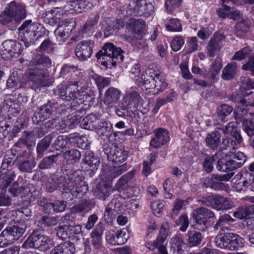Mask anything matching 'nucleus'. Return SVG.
Wrapping results in <instances>:
<instances>
[{
    "mask_svg": "<svg viewBox=\"0 0 254 254\" xmlns=\"http://www.w3.org/2000/svg\"><path fill=\"white\" fill-rule=\"evenodd\" d=\"M246 160V155L241 152L227 154L218 160L216 168L219 171L228 173L223 175H213L211 180L220 182L229 181L234 174L232 171L240 168Z\"/></svg>",
    "mask_w": 254,
    "mask_h": 254,
    "instance_id": "2",
    "label": "nucleus"
},
{
    "mask_svg": "<svg viewBox=\"0 0 254 254\" xmlns=\"http://www.w3.org/2000/svg\"><path fill=\"white\" fill-rule=\"evenodd\" d=\"M55 11L50 10L45 13L44 21L49 23L50 25L53 26L59 23L60 18L58 16V14L54 15Z\"/></svg>",
    "mask_w": 254,
    "mask_h": 254,
    "instance_id": "53",
    "label": "nucleus"
},
{
    "mask_svg": "<svg viewBox=\"0 0 254 254\" xmlns=\"http://www.w3.org/2000/svg\"><path fill=\"white\" fill-rule=\"evenodd\" d=\"M171 248L178 254H182L183 250L182 248V245L184 244L183 240L178 236H174L170 241Z\"/></svg>",
    "mask_w": 254,
    "mask_h": 254,
    "instance_id": "46",
    "label": "nucleus"
},
{
    "mask_svg": "<svg viewBox=\"0 0 254 254\" xmlns=\"http://www.w3.org/2000/svg\"><path fill=\"white\" fill-rule=\"evenodd\" d=\"M83 162L89 166L92 172H95L98 169L100 163L99 157L90 151L85 152Z\"/></svg>",
    "mask_w": 254,
    "mask_h": 254,
    "instance_id": "24",
    "label": "nucleus"
},
{
    "mask_svg": "<svg viewBox=\"0 0 254 254\" xmlns=\"http://www.w3.org/2000/svg\"><path fill=\"white\" fill-rule=\"evenodd\" d=\"M222 6L225 10L230 11L229 12V16L231 19L235 20H238L242 17V14L239 10L236 9L235 7H230V6L226 5L223 2Z\"/></svg>",
    "mask_w": 254,
    "mask_h": 254,
    "instance_id": "62",
    "label": "nucleus"
},
{
    "mask_svg": "<svg viewBox=\"0 0 254 254\" xmlns=\"http://www.w3.org/2000/svg\"><path fill=\"white\" fill-rule=\"evenodd\" d=\"M191 214L197 229L202 232L206 231L208 228L207 219L215 216L213 211L204 207L194 209Z\"/></svg>",
    "mask_w": 254,
    "mask_h": 254,
    "instance_id": "9",
    "label": "nucleus"
},
{
    "mask_svg": "<svg viewBox=\"0 0 254 254\" xmlns=\"http://www.w3.org/2000/svg\"><path fill=\"white\" fill-rule=\"evenodd\" d=\"M222 67V59L220 57L217 56L212 64L209 69V72L210 74V78L212 80H214L215 79L216 76L218 74Z\"/></svg>",
    "mask_w": 254,
    "mask_h": 254,
    "instance_id": "43",
    "label": "nucleus"
},
{
    "mask_svg": "<svg viewBox=\"0 0 254 254\" xmlns=\"http://www.w3.org/2000/svg\"><path fill=\"white\" fill-rule=\"evenodd\" d=\"M36 137L34 131H24L21 138L26 146L30 147L35 144Z\"/></svg>",
    "mask_w": 254,
    "mask_h": 254,
    "instance_id": "52",
    "label": "nucleus"
},
{
    "mask_svg": "<svg viewBox=\"0 0 254 254\" xmlns=\"http://www.w3.org/2000/svg\"><path fill=\"white\" fill-rule=\"evenodd\" d=\"M2 47L1 56L5 60H8L13 57H18L22 52L21 44L15 40L5 41L2 43Z\"/></svg>",
    "mask_w": 254,
    "mask_h": 254,
    "instance_id": "11",
    "label": "nucleus"
},
{
    "mask_svg": "<svg viewBox=\"0 0 254 254\" xmlns=\"http://www.w3.org/2000/svg\"><path fill=\"white\" fill-rule=\"evenodd\" d=\"M78 83L77 81H71L67 85L60 84L53 90L54 95L62 99L67 101L72 100L70 109L75 112L81 110L78 108L85 101L91 100L92 99L89 95L79 89L80 86Z\"/></svg>",
    "mask_w": 254,
    "mask_h": 254,
    "instance_id": "1",
    "label": "nucleus"
},
{
    "mask_svg": "<svg viewBox=\"0 0 254 254\" xmlns=\"http://www.w3.org/2000/svg\"><path fill=\"white\" fill-rule=\"evenodd\" d=\"M52 179L55 181V184L58 188H62L63 190L65 192H67V188L66 187V184L67 183V180L64 176L61 175L58 176L54 175L52 177Z\"/></svg>",
    "mask_w": 254,
    "mask_h": 254,
    "instance_id": "58",
    "label": "nucleus"
},
{
    "mask_svg": "<svg viewBox=\"0 0 254 254\" xmlns=\"http://www.w3.org/2000/svg\"><path fill=\"white\" fill-rule=\"evenodd\" d=\"M155 136V137L152 138L150 142V145L155 148H158L164 145L170 139L168 131L162 128L157 130Z\"/></svg>",
    "mask_w": 254,
    "mask_h": 254,
    "instance_id": "19",
    "label": "nucleus"
},
{
    "mask_svg": "<svg viewBox=\"0 0 254 254\" xmlns=\"http://www.w3.org/2000/svg\"><path fill=\"white\" fill-rule=\"evenodd\" d=\"M124 51L120 48L116 47L111 43H106L96 54V57L98 60L102 57H107L110 58L109 62L111 64L116 66L118 64L122 63L124 57L123 53Z\"/></svg>",
    "mask_w": 254,
    "mask_h": 254,
    "instance_id": "8",
    "label": "nucleus"
},
{
    "mask_svg": "<svg viewBox=\"0 0 254 254\" xmlns=\"http://www.w3.org/2000/svg\"><path fill=\"white\" fill-rule=\"evenodd\" d=\"M158 78V79H155L154 80L152 85V84L149 83V84L146 85L144 88L149 89H155L156 88V92L165 89L167 86V83L164 81L161 76H159Z\"/></svg>",
    "mask_w": 254,
    "mask_h": 254,
    "instance_id": "48",
    "label": "nucleus"
},
{
    "mask_svg": "<svg viewBox=\"0 0 254 254\" xmlns=\"http://www.w3.org/2000/svg\"><path fill=\"white\" fill-rule=\"evenodd\" d=\"M95 42L91 39L82 40L79 42L75 49V54L77 58L81 61L90 58L93 54Z\"/></svg>",
    "mask_w": 254,
    "mask_h": 254,
    "instance_id": "12",
    "label": "nucleus"
},
{
    "mask_svg": "<svg viewBox=\"0 0 254 254\" xmlns=\"http://www.w3.org/2000/svg\"><path fill=\"white\" fill-rule=\"evenodd\" d=\"M63 158L67 162L71 163H76L79 162L81 158L80 152L76 149H71L65 152L63 154Z\"/></svg>",
    "mask_w": 254,
    "mask_h": 254,
    "instance_id": "40",
    "label": "nucleus"
},
{
    "mask_svg": "<svg viewBox=\"0 0 254 254\" xmlns=\"http://www.w3.org/2000/svg\"><path fill=\"white\" fill-rule=\"evenodd\" d=\"M141 97L139 94L134 91L131 90L127 91L124 96L122 101L130 109L132 105L134 108L138 103L141 101Z\"/></svg>",
    "mask_w": 254,
    "mask_h": 254,
    "instance_id": "26",
    "label": "nucleus"
},
{
    "mask_svg": "<svg viewBox=\"0 0 254 254\" xmlns=\"http://www.w3.org/2000/svg\"><path fill=\"white\" fill-rule=\"evenodd\" d=\"M2 110L9 115L15 116L20 111V107L16 100H12L10 99H6L3 101Z\"/></svg>",
    "mask_w": 254,
    "mask_h": 254,
    "instance_id": "29",
    "label": "nucleus"
},
{
    "mask_svg": "<svg viewBox=\"0 0 254 254\" xmlns=\"http://www.w3.org/2000/svg\"><path fill=\"white\" fill-rule=\"evenodd\" d=\"M67 183L66 184L67 190H72L75 186H78L83 181L82 172L79 170H75L70 173L67 176Z\"/></svg>",
    "mask_w": 254,
    "mask_h": 254,
    "instance_id": "23",
    "label": "nucleus"
},
{
    "mask_svg": "<svg viewBox=\"0 0 254 254\" xmlns=\"http://www.w3.org/2000/svg\"><path fill=\"white\" fill-rule=\"evenodd\" d=\"M221 135L217 130H214L208 133L205 138L207 146L213 149H216L220 143Z\"/></svg>",
    "mask_w": 254,
    "mask_h": 254,
    "instance_id": "34",
    "label": "nucleus"
},
{
    "mask_svg": "<svg viewBox=\"0 0 254 254\" xmlns=\"http://www.w3.org/2000/svg\"><path fill=\"white\" fill-rule=\"evenodd\" d=\"M244 240L239 235L233 233H226L215 237L214 242L219 248L231 251H238L244 246Z\"/></svg>",
    "mask_w": 254,
    "mask_h": 254,
    "instance_id": "6",
    "label": "nucleus"
},
{
    "mask_svg": "<svg viewBox=\"0 0 254 254\" xmlns=\"http://www.w3.org/2000/svg\"><path fill=\"white\" fill-rule=\"evenodd\" d=\"M129 108L122 100L115 107V112L117 116L121 117L128 116Z\"/></svg>",
    "mask_w": 254,
    "mask_h": 254,
    "instance_id": "57",
    "label": "nucleus"
},
{
    "mask_svg": "<svg viewBox=\"0 0 254 254\" xmlns=\"http://www.w3.org/2000/svg\"><path fill=\"white\" fill-rule=\"evenodd\" d=\"M71 146L65 135H59L52 144V147L57 150L69 148Z\"/></svg>",
    "mask_w": 254,
    "mask_h": 254,
    "instance_id": "41",
    "label": "nucleus"
},
{
    "mask_svg": "<svg viewBox=\"0 0 254 254\" xmlns=\"http://www.w3.org/2000/svg\"><path fill=\"white\" fill-rule=\"evenodd\" d=\"M134 175V171H131L126 175L122 176L116 184L117 188H123L133 178Z\"/></svg>",
    "mask_w": 254,
    "mask_h": 254,
    "instance_id": "59",
    "label": "nucleus"
},
{
    "mask_svg": "<svg viewBox=\"0 0 254 254\" xmlns=\"http://www.w3.org/2000/svg\"><path fill=\"white\" fill-rule=\"evenodd\" d=\"M57 236L64 240L69 237V229L67 225H64L56 228Z\"/></svg>",
    "mask_w": 254,
    "mask_h": 254,
    "instance_id": "64",
    "label": "nucleus"
},
{
    "mask_svg": "<svg viewBox=\"0 0 254 254\" xmlns=\"http://www.w3.org/2000/svg\"><path fill=\"white\" fill-rule=\"evenodd\" d=\"M233 207L231 199L220 195L214 196L212 207L218 210H227Z\"/></svg>",
    "mask_w": 254,
    "mask_h": 254,
    "instance_id": "21",
    "label": "nucleus"
},
{
    "mask_svg": "<svg viewBox=\"0 0 254 254\" xmlns=\"http://www.w3.org/2000/svg\"><path fill=\"white\" fill-rule=\"evenodd\" d=\"M251 49L249 47H245L236 52L232 58V60L242 61L245 59L250 54Z\"/></svg>",
    "mask_w": 254,
    "mask_h": 254,
    "instance_id": "63",
    "label": "nucleus"
},
{
    "mask_svg": "<svg viewBox=\"0 0 254 254\" xmlns=\"http://www.w3.org/2000/svg\"><path fill=\"white\" fill-rule=\"evenodd\" d=\"M26 83V80L23 78L22 74L13 72L7 80L6 85L9 88H20Z\"/></svg>",
    "mask_w": 254,
    "mask_h": 254,
    "instance_id": "22",
    "label": "nucleus"
},
{
    "mask_svg": "<svg viewBox=\"0 0 254 254\" xmlns=\"http://www.w3.org/2000/svg\"><path fill=\"white\" fill-rule=\"evenodd\" d=\"M75 252L74 244L70 242L61 243L51 251V254H73Z\"/></svg>",
    "mask_w": 254,
    "mask_h": 254,
    "instance_id": "28",
    "label": "nucleus"
},
{
    "mask_svg": "<svg viewBox=\"0 0 254 254\" xmlns=\"http://www.w3.org/2000/svg\"><path fill=\"white\" fill-rule=\"evenodd\" d=\"M99 19V15L96 14L94 16L90 17L86 20L85 23L81 28V31L82 33H87L89 31L94 28L95 26L97 24Z\"/></svg>",
    "mask_w": 254,
    "mask_h": 254,
    "instance_id": "42",
    "label": "nucleus"
},
{
    "mask_svg": "<svg viewBox=\"0 0 254 254\" xmlns=\"http://www.w3.org/2000/svg\"><path fill=\"white\" fill-rule=\"evenodd\" d=\"M160 76L159 69L156 66L151 65L145 71V73L142 74L141 80L138 85V86L143 85L145 87L150 83L152 85L154 80L155 79H158L159 77Z\"/></svg>",
    "mask_w": 254,
    "mask_h": 254,
    "instance_id": "14",
    "label": "nucleus"
},
{
    "mask_svg": "<svg viewBox=\"0 0 254 254\" xmlns=\"http://www.w3.org/2000/svg\"><path fill=\"white\" fill-rule=\"evenodd\" d=\"M21 35V41H23L26 47L33 44L39 39L45 35V29L41 24L32 23L31 20H28L18 28Z\"/></svg>",
    "mask_w": 254,
    "mask_h": 254,
    "instance_id": "4",
    "label": "nucleus"
},
{
    "mask_svg": "<svg viewBox=\"0 0 254 254\" xmlns=\"http://www.w3.org/2000/svg\"><path fill=\"white\" fill-rule=\"evenodd\" d=\"M146 1H139L138 2L131 1L129 4L130 9L133 10L134 15H142L148 12Z\"/></svg>",
    "mask_w": 254,
    "mask_h": 254,
    "instance_id": "38",
    "label": "nucleus"
},
{
    "mask_svg": "<svg viewBox=\"0 0 254 254\" xmlns=\"http://www.w3.org/2000/svg\"><path fill=\"white\" fill-rule=\"evenodd\" d=\"M238 65L235 62L228 64L223 69L221 75L223 80H229L234 78L237 72Z\"/></svg>",
    "mask_w": 254,
    "mask_h": 254,
    "instance_id": "35",
    "label": "nucleus"
},
{
    "mask_svg": "<svg viewBox=\"0 0 254 254\" xmlns=\"http://www.w3.org/2000/svg\"><path fill=\"white\" fill-rule=\"evenodd\" d=\"M15 176V172H11L9 174H0V188L2 190H4L13 181Z\"/></svg>",
    "mask_w": 254,
    "mask_h": 254,
    "instance_id": "45",
    "label": "nucleus"
},
{
    "mask_svg": "<svg viewBox=\"0 0 254 254\" xmlns=\"http://www.w3.org/2000/svg\"><path fill=\"white\" fill-rule=\"evenodd\" d=\"M58 221V218L56 217L43 215L38 220V225L41 228L44 229L45 227H51L56 225Z\"/></svg>",
    "mask_w": 254,
    "mask_h": 254,
    "instance_id": "39",
    "label": "nucleus"
},
{
    "mask_svg": "<svg viewBox=\"0 0 254 254\" xmlns=\"http://www.w3.org/2000/svg\"><path fill=\"white\" fill-rule=\"evenodd\" d=\"M145 22L143 20L129 19L127 23V27L134 34L141 36L142 31L144 28Z\"/></svg>",
    "mask_w": 254,
    "mask_h": 254,
    "instance_id": "30",
    "label": "nucleus"
},
{
    "mask_svg": "<svg viewBox=\"0 0 254 254\" xmlns=\"http://www.w3.org/2000/svg\"><path fill=\"white\" fill-rule=\"evenodd\" d=\"M95 130L100 137L109 138L112 135L113 129L112 125L110 122L100 120Z\"/></svg>",
    "mask_w": 254,
    "mask_h": 254,
    "instance_id": "25",
    "label": "nucleus"
},
{
    "mask_svg": "<svg viewBox=\"0 0 254 254\" xmlns=\"http://www.w3.org/2000/svg\"><path fill=\"white\" fill-rule=\"evenodd\" d=\"M57 106V103H53L51 101H49L46 104L42 106L40 108V110L45 114V117L48 118L50 117V115L55 111Z\"/></svg>",
    "mask_w": 254,
    "mask_h": 254,
    "instance_id": "56",
    "label": "nucleus"
},
{
    "mask_svg": "<svg viewBox=\"0 0 254 254\" xmlns=\"http://www.w3.org/2000/svg\"><path fill=\"white\" fill-rule=\"evenodd\" d=\"M55 137V133L52 132L45 136L38 143L36 151L38 157L41 158L42 157L43 152L49 147L52 140Z\"/></svg>",
    "mask_w": 254,
    "mask_h": 254,
    "instance_id": "32",
    "label": "nucleus"
},
{
    "mask_svg": "<svg viewBox=\"0 0 254 254\" xmlns=\"http://www.w3.org/2000/svg\"><path fill=\"white\" fill-rule=\"evenodd\" d=\"M186 241L190 247H194L199 246L202 240V234L195 230L189 231L186 235Z\"/></svg>",
    "mask_w": 254,
    "mask_h": 254,
    "instance_id": "27",
    "label": "nucleus"
},
{
    "mask_svg": "<svg viewBox=\"0 0 254 254\" xmlns=\"http://www.w3.org/2000/svg\"><path fill=\"white\" fill-rule=\"evenodd\" d=\"M60 157V153H57L44 157L39 163V168L42 170L52 168L57 164Z\"/></svg>",
    "mask_w": 254,
    "mask_h": 254,
    "instance_id": "33",
    "label": "nucleus"
},
{
    "mask_svg": "<svg viewBox=\"0 0 254 254\" xmlns=\"http://www.w3.org/2000/svg\"><path fill=\"white\" fill-rule=\"evenodd\" d=\"M225 38L221 33H216L211 38L207 45L206 49L209 57H214L216 53L219 51L222 47L221 41Z\"/></svg>",
    "mask_w": 254,
    "mask_h": 254,
    "instance_id": "15",
    "label": "nucleus"
},
{
    "mask_svg": "<svg viewBox=\"0 0 254 254\" xmlns=\"http://www.w3.org/2000/svg\"><path fill=\"white\" fill-rule=\"evenodd\" d=\"M55 44L52 42L50 38L44 40L38 48L40 52H53L55 49Z\"/></svg>",
    "mask_w": 254,
    "mask_h": 254,
    "instance_id": "55",
    "label": "nucleus"
},
{
    "mask_svg": "<svg viewBox=\"0 0 254 254\" xmlns=\"http://www.w3.org/2000/svg\"><path fill=\"white\" fill-rule=\"evenodd\" d=\"M228 99L235 103L238 106L242 105L247 107L250 106V102H247L241 93H234L228 96Z\"/></svg>",
    "mask_w": 254,
    "mask_h": 254,
    "instance_id": "47",
    "label": "nucleus"
},
{
    "mask_svg": "<svg viewBox=\"0 0 254 254\" xmlns=\"http://www.w3.org/2000/svg\"><path fill=\"white\" fill-rule=\"evenodd\" d=\"M54 242L49 236L43 235L38 230H34L23 244L24 249H40L43 251H48L54 247Z\"/></svg>",
    "mask_w": 254,
    "mask_h": 254,
    "instance_id": "5",
    "label": "nucleus"
},
{
    "mask_svg": "<svg viewBox=\"0 0 254 254\" xmlns=\"http://www.w3.org/2000/svg\"><path fill=\"white\" fill-rule=\"evenodd\" d=\"M250 27V22L248 19H242L235 25V34L240 38L244 37Z\"/></svg>",
    "mask_w": 254,
    "mask_h": 254,
    "instance_id": "37",
    "label": "nucleus"
},
{
    "mask_svg": "<svg viewBox=\"0 0 254 254\" xmlns=\"http://www.w3.org/2000/svg\"><path fill=\"white\" fill-rule=\"evenodd\" d=\"M26 225L19 223L4 230L0 235V247H4L19 239L25 231Z\"/></svg>",
    "mask_w": 254,
    "mask_h": 254,
    "instance_id": "7",
    "label": "nucleus"
},
{
    "mask_svg": "<svg viewBox=\"0 0 254 254\" xmlns=\"http://www.w3.org/2000/svg\"><path fill=\"white\" fill-rule=\"evenodd\" d=\"M103 150L107 154L109 161L116 165H119L124 162L128 156L127 151L123 148L119 147L114 143L111 145H104Z\"/></svg>",
    "mask_w": 254,
    "mask_h": 254,
    "instance_id": "10",
    "label": "nucleus"
},
{
    "mask_svg": "<svg viewBox=\"0 0 254 254\" xmlns=\"http://www.w3.org/2000/svg\"><path fill=\"white\" fill-rule=\"evenodd\" d=\"M92 6V3L89 0H72V4L67 3L63 8L64 9L65 13L68 11V9L81 13L91 9Z\"/></svg>",
    "mask_w": 254,
    "mask_h": 254,
    "instance_id": "17",
    "label": "nucleus"
},
{
    "mask_svg": "<svg viewBox=\"0 0 254 254\" xmlns=\"http://www.w3.org/2000/svg\"><path fill=\"white\" fill-rule=\"evenodd\" d=\"M51 65L52 61L48 56L37 54L29 62L28 70L25 73V76L38 86H44L46 72L45 70L41 69L40 66L49 67Z\"/></svg>",
    "mask_w": 254,
    "mask_h": 254,
    "instance_id": "3",
    "label": "nucleus"
},
{
    "mask_svg": "<svg viewBox=\"0 0 254 254\" xmlns=\"http://www.w3.org/2000/svg\"><path fill=\"white\" fill-rule=\"evenodd\" d=\"M242 127L249 136L254 135V120L249 119L244 120Z\"/></svg>",
    "mask_w": 254,
    "mask_h": 254,
    "instance_id": "60",
    "label": "nucleus"
},
{
    "mask_svg": "<svg viewBox=\"0 0 254 254\" xmlns=\"http://www.w3.org/2000/svg\"><path fill=\"white\" fill-rule=\"evenodd\" d=\"M170 230V225L168 222L163 223L161 227L160 233L157 237L156 243L160 244L166 239Z\"/></svg>",
    "mask_w": 254,
    "mask_h": 254,
    "instance_id": "51",
    "label": "nucleus"
},
{
    "mask_svg": "<svg viewBox=\"0 0 254 254\" xmlns=\"http://www.w3.org/2000/svg\"><path fill=\"white\" fill-rule=\"evenodd\" d=\"M6 8L16 21L23 19L26 16L25 6L21 3L12 1L8 4Z\"/></svg>",
    "mask_w": 254,
    "mask_h": 254,
    "instance_id": "16",
    "label": "nucleus"
},
{
    "mask_svg": "<svg viewBox=\"0 0 254 254\" xmlns=\"http://www.w3.org/2000/svg\"><path fill=\"white\" fill-rule=\"evenodd\" d=\"M111 188L104 183L97 184L94 190V194L99 199L106 200L110 195Z\"/></svg>",
    "mask_w": 254,
    "mask_h": 254,
    "instance_id": "36",
    "label": "nucleus"
},
{
    "mask_svg": "<svg viewBox=\"0 0 254 254\" xmlns=\"http://www.w3.org/2000/svg\"><path fill=\"white\" fill-rule=\"evenodd\" d=\"M100 117L95 114H89L86 116L80 122V126L88 130H96V127L100 123Z\"/></svg>",
    "mask_w": 254,
    "mask_h": 254,
    "instance_id": "20",
    "label": "nucleus"
},
{
    "mask_svg": "<svg viewBox=\"0 0 254 254\" xmlns=\"http://www.w3.org/2000/svg\"><path fill=\"white\" fill-rule=\"evenodd\" d=\"M26 151H23L22 153H18L16 158L14 161L18 169L22 173H31L33 169L36 167V163L34 159L23 160V154Z\"/></svg>",
    "mask_w": 254,
    "mask_h": 254,
    "instance_id": "13",
    "label": "nucleus"
},
{
    "mask_svg": "<svg viewBox=\"0 0 254 254\" xmlns=\"http://www.w3.org/2000/svg\"><path fill=\"white\" fill-rule=\"evenodd\" d=\"M117 165L110 170L109 176L112 180L117 178L128 169L127 163Z\"/></svg>",
    "mask_w": 254,
    "mask_h": 254,
    "instance_id": "50",
    "label": "nucleus"
},
{
    "mask_svg": "<svg viewBox=\"0 0 254 254\" xmlns=\"http://www.w3.org/2000/svg\"><path fill=\"white\" fill-rule=\"evenodd\" d=\"M233 111V108L227 104H223L217 109V116L222 122L225 121V117L229 115Z\"/></svg>",
    "mask_w": 254,
    "mask_h": 254,
    "instance_id": "49",
    "label": "nucleus"
},
{
    "mask_svg": "<svg viewBox=\"0 0 254 254\" xmlns=\"http://www.w3.org/2000/svg\"><path fill=\"white\" fill-rule=\"evenodd\" d=\"M87 185L83 184L79 187L75 186L72 190H68L67 192H70L74 197L80 198L87 192Z\"/></svg>",
    "mask_w": 254,
    "mask_h": 254,
    "instance_id": "54",
    "label": "nucleus"
},
{
    "mask_svg": "<svg viewBox=\"0 0 254 254\" xmlns=\"http://www.w3.org/2000/svg\"><path fill=\"white\" fill-rule=\"evenodd\" d=\"M71 29L69 27V25L64 24V25L59 26L55 30V34L57 38H61V41H64L69 36V33Z\"/></svg>",
    "mask_w": 254,
    "mask_h": 254,
    "instance_id": "44",
    "label": "nucleus"
},
{
    "mask_svg": "<svg viewBox=\"0 0 254 254\" xmlns=\"http://www.w3.org/2000/svg\"><path fill=\"white\" fill-rule=\"evenodd\" d=\"M8 192L14 197L21 198L25 197L29 194V190L25 186H19V183L15 181L8 189Z\"/></svg>",
    "mask_w": 254,
    "mask_h": 254,
    "instance_id": "31",
    "label": "nucleus"
},
{
    "mask_svg": "<svg viewBox=\"0 0 254 254\" xmlns=\"http://www.w3.org/2000/svg\"><path fill=\"white\" fill-rule=\"evenodd\" d=\"M217 154H215L210 157L205 158L203 163V167L204 170L207 173L211 172L213 169V164L216 161L215 158Z\"/></svg>",
    "mask_w": 254,
    "mask_h": 254,
    "instance_id": "61",
    "label": "nucleus"
},
{
    "mask_svg": "<svg viewBox=\"0 0 254 254\" xmlns=\"http://www.w3.org/2000/svg\"><path fill=\"white\" fill-rule=\"evenodd\" d=\"M121 91L113 87H109L105 91L104 96V104L109 107H112L119 100Z\"/></svg>",
    "mask_w": 254,
    "mask_h": 254,
    "instance_id": "18",
    "label": "nucleus"
}]
</instances>
